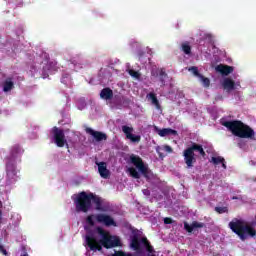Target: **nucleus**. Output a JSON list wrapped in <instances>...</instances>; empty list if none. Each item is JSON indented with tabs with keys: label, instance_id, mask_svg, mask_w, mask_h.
Here are the masks:
<instances>
[{
	"label": "nucleus",
	"instance_id": "38",
	"mask_svg": "<svg viewBox=\"0 0 256 256\" xmlns=\"http://www.w3.org/2000/svg\"><path fill=\"white\" fill-rule=\"evenodd\" d=\"M3 207V202L0 201V208ZM0 217H3V212L0 209Z\"/></svg>",
	"mask_w": 256,
	"mask_h": 256
},
{
	"label": "nucleus",
	"instance_id": "36",
	"mask_svg": "<svg viewBox=\"0 0 256 256\" xmlns=\"http://www.w3.org/2000/svg\"><path fill=\"white\" fill-rule=\"evenodd\" d=\"M143 195H145L146 197H149V195H151V191L149 189H144L142 190Z\"/></svg>",
	"mask_w": 256,
	"mask_h": 256
},
{
	"label": "nucleus",
	"instance_id": "41",
	"mask_svg": "<svg viewBox=\"0 0 256 256\" xmlns=\"http://www.w3.org/2000/svg\"><path fill=\"white\" fill-rule=\"evenodd\" d=\"M148 256H155V255H153V254H148Z\"/></svg>",
	"mask_w": 256,
	"mask_h": 256
},
{
	"label": "nucleus",
	"instance_id": "17",
	"mask_svg": "<svg viewBox=\"0 0 256 256\" xmlns=\"http://www.w3.org/2000/svg\"><path fill=\"white\" fill-rule=\"evenodd\" d=\"M100 97L105 101H110V99H113V90L109 87L102 89L100 92Z\"/></svg>",
	"mask_w": 256,
	"mask_h": 256
},
{
	"label": "nucleus",
	"instance_id": "15",
	"mask_svg": "<svg viewBox=\"0 0 256 256\" xmlns=\"http://www.w3.org/2000/svg\"><path fill=\"white\" fill-rule=\"evenodd\" d=\"M154 129L160 137H167L169 135H177V130H173L171 128L159 129L157 126H155Z\"/></svg>",
	"mask_w": 256,
	"mask_h": 256
},
{
	"label": "nucleus",
	"instance_id": "9",
	"mask_svg": "<svg viewBox=\"0 0 256 256\" xmlns=\"http://www.w3.org/2000/svg\"><path fill=\"white\" fill-rule=\"evenodd\" d=\"M52 135L54 136V142L57 147H65V145H67V139H65V132L63 129L54 126L52 128Z\"/></svg>",
	"mask_w": 256,
	"mask_h": 256
},
{
	"label": "nucleus",
	"instance_id": "6",
	"mask_svg": "<svg viewBox=\"0 0 256 256\" xmlns=\"http://www.w3.org/2000/svg\"><path fill=\"white\" fill-rule=\"evenodd\" d=\"M91 193L80 192L74 200L77 213H87L91 209Z\"/></svg>",
	"mask_w": 256,
	"mask_h": 256
},
{
	"label": "nucleus",
	"instance_id": "13",
	"mask_svg": "<svg viewBox=\"0 0 256 256\" xmlns=\"http://www.w3.org/2000/svg\"><path fill=\"white\" fill-rule=\"evenodd\" d=\"M205 227V223L193 221L191 224L184 222V229L187 231V233H193L195 229H203Z\"/></svg>",
	"mask_w": 256,
	"mask_h": 256
},
{
	"label": "nucleus",
	"instance_id": "3",
	"mask_svg": "<svg viewBox=\"0 0 256 256\" xmlns=\"http://www.w3.org/2000/svg\"><path fill=\"white\" fill-rule=\"evenodd\" d=\"M229 229L241 239V241H245L248 237H255L256 230L247 223L245 220L234 218L228 224Z\"/></svg>",
	"mask_w": 256,
	"mask_h": 256
},
{
	"label": "nucleus",
	"instance_id": "20",
	"mask_svg": "<svg viewBox=\"0 0 256 256\" xmlns=\"http://www.w3.org/2000/svg\"><path fill=\"white\" fill-rule=\"evenodd\" d=\"M222 86L224 87V89H226L227 91H233L235 89V81H233L230 78H225Z\"/></svg>",
	"mask_w": 256,
	"mask_h": 256
},
{
	"label": "nucleus",
	"instance_id": "18",
	"mask_svg": "<svg viewBox=\"0 0 256 256\" xmlns=\"http://www.w3.org/2000/svg\"><path fill=\"white\" fill-rule=\"evenodd\" d=\"M15 87V83L13 82V78L8 77L3 83V91L4 93H9V91L13 90Z\"/></svg>",
	"mask_w": 256,
	"mask_h": 256
},
{
	"label": "nucleus",
	"instance_id": "26",
	"mask_svg": "<svg viewBox=\"0 0 256 256\" xmlns=\"http://www.w3.org/2000/svg\"><path fill=\"white\" fill-rule=\"evenodd\" d=\"M225 161V158L221 157V156H217V157H212L211 158V162L214 164V165H219L221 163H223Z\"/></svg>",
	"mask_w": 256,
	"mask_h": 256
},
{
	"label": "nucleus",
	"instance_id": "2",
	"mask_svg": "<svg viewBox=\"0 0 256 256\" xmlns=\"http://www.w3.org/2000/svg\"><path fill=\"white\" fill-rule=\"evenodd\" d=\"M222 125L231 131L232 135L240 139H253L255 137V130L240 120L224 121Z\"/></svg>",
	"mask_w": 256,
	"mask_h": 256
},
{
	"label": "nucleus",
	"instance_id": "34",
	"mask_svg": "<svg viewBox=\"0 0 256 256\" xmlns=\"http://www.w3.org/2000/svg\"><path fill=\"white\" fill-rule=\"evenodd\" d=\"M164 151H166L167 153H173V148H171V146H169V145H165Z\"/></svg>",
	"mask_w": 256,
	"mask_h": 256
},
{
	"label": "nucleus",
	"instance_id": "10",
	"mask_svg": "<svg viewBox=\"0 0 256 256\" xmlns=\"http://www.w3.org/2000/svg\"><path fill=\"white\" fill-rule=\"evenodd\" d=\"M90 197L92 203H94L96 207V211H107V203H105V199L94 193H91Z\"/></svg>",
	"mask_w": 256,
	"mask_h": 256
},
{
	"label": "nucleus",
	"instance_id": "32",
	"mask_svg": "<svg viewBox=\"0 0 256 256\" xmlns=\"http://www.w3.org/2000/svg\"><path fill=\"white\" fill-rule=\"evenodd\" d=\"M7 175H8V177H15V175H17V171H15V169H13V168H12V170L7 168Z\"/></svg>",
	"mask_w": 256,
	"mask_h": 256
},
{
	"label": "nucleus",
	"instance_id": "22",
	"mask_svg": "<svg viewBox=\"0 0 256 256\" xmlns=\"http://www.w3.org/2000/svg\"><path fill=\"white\" fill-rule=\"evenodd\" d=\"M127 171L130 177H133V179H141V174H139L137 169H135L134 167H129Z\"/></svg>",
	"mask_w": 256,
	"mask_h": 256
},
{
	"label": "nucleus",
	"instance_id": "14",
	"mask_svg": "<svg viewBox=\"0 0 256 256\" xmlns=\"http://www.w3.org/2000/svg\"><path fill=\"white\" fill-rule=\"evenodd\" d=\"M216 71L218 73H221V75H231V73L234 71L233 66H229V65H223V64H219L218 66H216Z\"/></svg>",
	"mask_w": 256,
	"mask_h": 256
},
{
	"label": "nucleus",
	"instance_id": "8",
	"mask_svg": "<svg viewBox=\"0 0 256 256\" xmlns=\"http://www.w3.org/2000/svg\"><path fill=\"white\" fill-rule=\"evenodd\" d=\"M130 162L133 166L138 169V171L145 177V179H149V166L145 165L143 159L135 154L130 155Z\"/></svg>",
	"mask_w": 256,
	"mask_h": 256
},
{
	"label": "nucleus",
	"instance_id": "30",
	"mask_svg": "<svg viewBox=\"0 0 256 256\" xmlns=\"http://www.w3.org/2000/svg\"><path fill=\"white\" fill-rule=\"evenodd\" d=\"M204 87H209L211 85V80L209 78L204 77L203 75L200 76Z\"/></svg>",
	"mask_w": 256,
	"mask_h": 256
},
{
	"label": "nucleus",
	"instance_id": "7",
	"mask_svg": "<svg viewBox=\"0 0 256 256\" xmlns=\"http://www.w3.org/2000/svg\"><path fill=\"white\" fill-rule=\"evenodd\" d=\"M93 217L94 219H96L97 223H102L103 225H105V227H117V222H115V219H113V217H111L110 215L103 213L87 216L86 222L88 223V225H90V227H93L95 225Z\"/></svg>",
	"mask_w": 256,
	"mask_h": 256
},
{
	"label": "nucleus",
	"instance_id": "5",
	"mask_svg": "<svg viewBox=\"0 0 256 256\" xmlns=\"http://www.w3.org/2000/svg\"><path fill=\"white\" fill-rule=\"evenodd\" d=\"M130 247L131 249H133V251H136L138 255H141V253H143V247H145L148 253H154L155 251L147 237L139 238V234H134L131 237Z\"/></svg>",
	"mask_w": 256,
	"mask_h": 256
},
{
	"label": "nucleus",
	"instance_id": "25",
	"mask_svg": "<svg viewBox=\"0 0 256 256\" xmlns=\"http://www.w3.org/2000/svg\"><path fill=\"white\" fill-rule=\"evenodd\" d=\"M19 153H21V146H19V145L13 146L12 150H11L12 157H17V155H19Z\"/></svg>",
	"mask_w": 256,
	"mask_h": 256
},
{
	"label": "nucleus",
	"instance_id": "39",
	"mask_svg": "<svg viewBox=\"0 0 256 256\" xmlns=\"http://www.w3.org/2000/svg\"><path fill=\"white\" fill-rule=\"evenodd\" d=\"M223 169H227V164H225V160L221 163Z\"/></svg>",
	"mask_w": 256,
	"mask_h": 256
},
{
	"label": "nucleus",
	"instance_id": "21",
	"mask_svg": "<svg viewBox=\"0 0 256 256\" xmlns=\"http://www.w3.org/2000/svg\"><path fill=\"white\" fill-rule=\"evenodd\" d=\"M181 51H183L185 55H191V44L189 41L183 42L181 44Z\"/></svg>",
	"mask_w": 256,
	"mask_h": 256
},
{
	"label": "nucleus",
	"instance_id": "40",
	"mask_svg": "<svg viewBox=\"0 0 256 256\" xmlns=\"http://www.w3.org/2000/svg\"><path fill=\"white\" fill-rule=\"evenodd\" d=\"M21 256H29V254H27V252H25V253L22 254Z\"/></svg>",
	"mask_w": 256,
	"mask_h": 256
},
{
	"label": "nucleus",
	"instance_id": "28",
	"mask_svg": "<svg viewBox=\"0 0 256 256\" xmlns=\"http://www.w3.org/2000/svg\"><path fill=\"white\" fill-rule=\"evenodd\" d=\"M128 139H130L132 143H139V141H141V136L132 134L128 137Z\"/></svg>",
	"mask_w": 256,
	"mask_h": 256
},
{
	"label": "nucleus",
	"instance_id": "27",
	"mask_svg": "<svg viewBox=\"0 0 256 256\" xmlns=\"http://www.w3.org/2000/svg\"><path fill=\"white\" fill-rule=\"evenodd\" d=\"M112 256H135V254L131 253V252H124V251H115L114 254H112Z\"/></svg>",
	"mask_w": 256,
	"mask_h": 256
},
{
	"label": "nucleus",
	"instance_id": "23",
	"mask_svg": "<svg viewBox=\"0 0 256 256\" xmlns=\"http://www.w3.org/2000/svg\"><path fill=\"white\" fill-rule=\"evenodd\" d=\"M122 131L126 135L127 139L130 137V135H133V127L124 125V126H122Z\"/></svg>",
	"mask_w": 256,
	"mask_h": 256
},
{
	"label": "nucleus",
	"instance_id": "11",
	"mask_svg": "<svg viewBox=\"0 0 256 256\" xmlns=\"http://www.w3.org/2000/svg\"><path fill=\"white\" fill-rule=\"evenodd\" d=\"M85 131L88 133V135L94 137L95 141L98 143H100V141H107V134L101 131H95L93 128H86Z\"/></svg>",
	"mask_w": 256,
	"mask_h": 256
},
{
	"label": "nucleus",
	"instance_id": "31",
	"mask_svg": "<svg viewBox=\"0 0 256 256\" xmlns=\"http://www.w3.org/2000/svg\"><path fill=\"white\" fill-rule=\"evenodd\" d=\"M129 75H131V77H135V79H139V77H141V74L135 70H130Z\"/></svg>",
	"mask_w": 256,
	"mask_h": 256
},
{
	"label": "nucleus",
	"instance_id": "33",
	"mask_svg": "<svg viewBox=\"0 0 256 256\" xmlns=\"http://www.w3.org/2000/svg\"><path fill=\"white\" fill-rule=\"evenodd\" d=\"M0 253L4 254L5 256H9V252H7V249H5V246L1 244H0Z\"/></svg>",
	"mask_w": 256,
	"mask_h": 256
},
{
	"label": "nucleus",
	"instance_id": "1",
	"mask_svg": "<svg viewBox=\"0 0 256 256\" xmlns=\"http://www.w3.org/2000/svg\"><path fill=\"white\" fill-rule=\"evenodd\" d=\"M85 231V243L90 251H103V247L104 249H114L123 246L119 236L111 235L101 226L85 228Z\"/></svg>",
	"mask_w": 256,
	"mask_h": 256
},
{
	"label": "nucleus",
	"instance_id": "16",
	"mask_svg": "<svg viewBox=\"0 0 256 256\" xmlns=\"http://www.w3.org/2000/svg\"><path fill=\"white\" fill-rule=\"evenodd\" d=\"M153 77H159L161 85H165V79H167V73L163 69H157L155 72H151Z\"/></svg>",
	"mask_w": 256,
	"mask_h": 256
},
{
	"label": "nucleus",
	"instance_id": "4",
	"mask_svg": "<svg viewBox=\"0 0 256 256\" xmlns=\"http://www.w3.org/2000/svg\"><path fill=\"white\" fill-rule=\"evenodd\" d=\"M195 151L201 155V157H206L205 150L203 149V145L197 144V143H192L191 146L186 148L183 151V157H184V162L186 163L187 169H192L193 165L197 163V158L195 157Z\"/></svg>",
	"mask_w": 256,
	"mask_h": 256
},
{
	"label": "nucleus",
	"instance_id": "37",
	"mask_svg": "<svg viewBox=\"0 0 256 256\" xmlns=\"http://www.w3.org/2000/svg\"><path fill=\"white\" fill-rule=\"evenodd\" d=\"M144 55H145V52H139V54H138L139 61H141V59Z\"/></svg>",
	"mask_w": 256,
	"mask_h": 256
},
{
	"label": "nucleus",
	"instance_id": "29",
	"mask_svg": "<svg viewBox=\"0 0 256 256\" xmlns=\"http://www.w3.org/2000/svg\"><path fill=\"white\" fill-rule=\"evenodd\" d=\"M188 71H191L195 77H201V74L199 73V68L196 66H192L188 69Z\"/></svg>",
	"mask_w": 256,
	"mask_h": 256
},
{
	"label": "nucleus",
	"instance_id": "19",
	"mask_svg": "<svg viewBox=\"0 0 256 256\" xmlns=\"http://www.w3.org/2000/svg\"><path fill=\"white\" fill-rule=\"evenodd\" d=\"M146 97L149 101H151L152 105H154L156 109H161V104L159 103V99H157L156 93L150 92Z\"/></svg>",
	"mask_w": 256,
	"mask_h": 256
},
{
	"label": "nucleus",
	"instance_id": "24",
	"mask_svg": "<svg viewBox=\"0 0 256 256\" xmlns=\"http://www.w3.org/2000/svg\"><path fill=\"white\" fill-rule=\"evenodd\" d=\"M214 211H216V213H219V215H223V213H229V208L227 206H217L215 207Z\"/></svg>",
	"mask_w": 256,
	"mask_h": 256
},
{
	"label": "nucleus",
	"instance_id": "35",
	"mask_svg": "<svg viewBox=\"0 0 256 256\" xmlns=\"http://www.w3.org/2000/svg\"><path fill=\"white\" fill-rule=\"evenodd\" d=\"M164 223L165 225H171V223H173V219L166 217L164 218Z\"/></svg>",
	"mask_w": 256,
	"mask_h": 256
},
{
	"label": "nucleus",
	"instance_id": "12",
	"mask_svg": "<svg viewBox=\"0 0 256 256\" xmlns=\"http://www.w3.org/2000/svg\"><path fill=\"white\" fill-rule=\"evenodd\" d=\"M98 166V173L102 179H109L111 172L107 169V163L105 162H96Z\"/></svg>",
	"mask_w": 256,
	"mask_h": 256
}]
</instances>
